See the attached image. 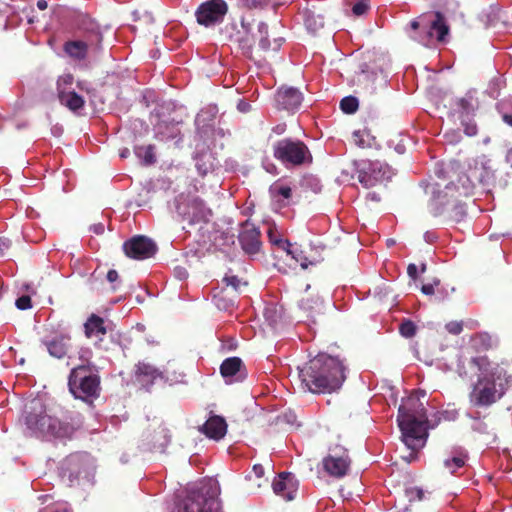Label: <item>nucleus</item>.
I'll list each match as a JSON object with an SVG mask.
<instances>
[{
    "instance_id": "f257e3e1",
    "label": "nucleus",
    "mask_w": 512,
    "mask_h": 512,
    "mask_svg": "<svg viewBox=\"0 0 512 512\" xmlns=\"http://www.w3.org/2000/svg\"><path fill=\"white\" fill-rule=\"evenodd\" d=\"M24 423L37 438H70L76 430L68 411L60 406L47 407L40 399H33L25 406Z\"/></svg>"
},
{
    "instance_id": "f03ea898",
    "label": "nucleus",
    "mask_w": 512,
    "mask_h": 512,
    "mask_svg": "<svg viewBox=\"0 0 512 512\" xmlns=\"http://www.w3.org/2000/svg\"><path fill=\"white\" fill-rule=\"evenodd\" d=\"M346 367L338 357L319 353L299 371V377L312 393H326L339 389L346 379Z\"/></svg>"
},
{
    "instance_id": "7ed1b4c3",
    "label": "nucleus",
    "mask_w": 512,
    "mask_h": 512,
    "mask_svg": "<svg viewBox=\"0 0 512 512\" xmlns=\"http://www.w3.org/2000/svg\"><path fill=\"white\" fill-rule=\"evenodd\" d=\"M397 422L402 441L410 450L409 455L403 458L411 462L416 459L418 451L425 446L428 437V419L423 404L418 399L409 398L399 407Z\"/></svg>"
},
{
    "instance_id": "20e7f679",
    "label": "nucleus",
    "mask_w": 512,
    "mask_h": 512,
    "mask_svg": "<svg viewBox=\"0 0 512 512\" xmlns=\"http://www.w3.org/2000/svg\"><path fill=\"white\" fill-rule=\"evenodd\" d=\"M510 378L502 366L482 357V406H490L500 400L509 388Z\"/></svg>"
},
{
    "instance_id": "39448f33",
    "label": "nucleus",
    "mask_w": 512,
    "mask_h": 512,
    "mask_svg": "<svg viewBox=\"0 0 512 512\" xmlns=\"http://www.w3.org/2000/svg\"><path fill=\"white\" fill-rule=\"evenodd\" d=\"M219 487L213 480L200 483L188 490L179 512H215L219 510Z\"/></svg>"
},
{
    "instance_id": "423d86ee",
    "label": "nucleus",
    "mask_w": 512,
    "mask_h": 512,
    "mask_svg": "<svg viewBox=\"0 0 512 512\" xmlns=\"http://www.w3.org/2000/svg\"><path fill=\"white\" fill-rule=\"evenodd\" d=\"M70 392L75 398L92 401L100 393V377L93 364H79L74 367L68 378Z\"/></svg>"
},
{
    "instance_id": "0eeeda50",
    "label": "nucleus",
    "mask_w": 512,
    "mask_h": 512,
    "mask_svg": "<svg viewBox=\"0 0 512 512\" xmlns=\"http://www.w3.org/2000/svg\"><path fill=\"white\" fill-rule=\"evenodd\" d=\"M79 28L84 31L83 39L65 42L63 50L69 57L81 61L87 57L89 50H100L103 35L98 24L88 16L81 17Z\"/></svg>"
},
{
    "instance_id": "6e6552de",
    "label": "nucleus",
    "mask_w": 512,
    "mask_h": 512,
    "mask_svg": "<svg viewBox=\"0 0 512 512\" xmlns=\"http://www.w3.org/2000/svg\"><path fill=\"white\" fill-rule=\"evenodd\" d=\"M273 156L285 167H298L312 162V154L308 146L301 140L283 138L272 147Z\"/></svg>"
},
{
    "instance_id": "1a4fd4ad",
    "label": "nucleus",
    "mask_w": 512,
    "mask_h": 512,
    "mask_svg": "<svg viewBox=\"0 0 512 512\" xmlns=\"http://www.w3.org/2000/svg\"><path fill=\"white\" fill-rule=\"evenodd\" d=\"M241 27L243 29V35L239 31L232 39L236 42L242 51V54L248 58H252L253 44L256 39V34L252 32V26L244 18L241 19ZM257 36L259 39V47L262 51H269L270 49L277 51L282 45V39H275L273 46L268 39V25L264 22H259L257 26Z\"/></svg>"
},
{
    "instance_id": "9d476101",
    "label": "nucleus",
    "mask_w": 512,
    "mask_h": 512,
    "mask_svg": "<svg viewBox=\"0 0 512 512\" xmlns=\"http://www.w3.org/2000/svg\"><path fill=\"white\" fill-rule=\"evenodd\" d=\"M459 185H455L453 181L444 185L445 190H440L441 184L437 183L436 186L439 188L435 194V199L439 204L444 205L449 203L447 200L444 202L446 197H455V192H458L459 196H470L474 193L477 183H480V173L477 168V160H473V164L469 163L467 170L458 177Z\"/></svg>"
},
{
    "instance_id": "9b49d317",
    "label": "nucleus",
    "mask_w": 512,
    "mask_h": 512,
    "mask_svg": "<svg viewBox=\"0 0 512 512\" xmlns=\"http://www.w3.org/2000/svg\"><path fill=\"white\" fill-rule=\"evenodd\" d=\"M61 478L68 486L79 485L82 480L89 478L91 465L86 454H71L61 464Z\"/></svg>"
},
{
    "instance_id": "f8f14e48",
    "label": "nucleus",
    "mask_w": 512,
    "mask_h": 512,
    "mask_svg": "<svg viewBox=\"0 0 512 512\" xmlns=\"http://www.w3.org/2000/svg\"><path fill=\"white\" fill-rule=\"evenodd\" d=\"M322 463L323 469L328 475L334 478H342L349 471L351 459L348 450L342 445L336 444L329 448V453Z\"/></svg>"
},
{
    "instance_id": "ddd939ff",
    "label": "nucleus",
    "mask_w": 512,
    "mask_h": 512,
    "mask_svg": "<svg viewBox=\"0 0 512 512\" xmlns=\"http://www.w3.org/2000/svg\"><path fill=\"white\" fill-rule=\"evenodd\" d=\"M228 12V5L224 0H208L203 2L196 10L198 24L209 27L223 21Z\"/></svg>"
},
{
    "instance_id": "4468645a",
    "label": "nucleus",
    "mask_w": 512,
    "mask_h": 512,
    "mask_svg": "<svg viewBox=\"0 0 512 512\" xmlns=\"http://www.w3.org/2000/svg\"><path fill=\"white\" fill-rule=\"evenodd\" d=\"M476 93V90L469 91L464 97L459 98L456 102L461 124L464 127L465 134L468 136H475L478 132L476 122L472 121L470 118L478 108V99L475 96Z\"/></svg>"
},
{
    "instance_id": "2eb2a0df",
    "label": "nucleus",
    "mask_w": 512,
    "mask_h": 512,
    "mask_svg": "<svg viewBox=\"0 0 512 512\" xmlns=\"http://www.w3.org/2000/svg\"><path fill=\"white\" fill-rule=\"evenodd\" d=\"M123 250L127 257L135 260H144L153 257L157 252V245L148 237L138 235L127 240L123 244Z\"/></svg>"
},
{
    "instance_id": "dca6fc26",
    "label": "nucleus",
    "mask_w": 512,
    "mask_h": 512,
    "mask_svg": "<svg viewBox=\"0 0 512 512\" xmlns=\"http://www.w3.org/2000/svg\"><path fill=\"white\" fill-rule=\"evenodd\" d=\"M449 34V26L446 22L444 15L437 11L434 13V18L423 27V35L416 39L428 46L434 39L438 42H444Z\"/></svg>"
},
{
    "instance_id": "f3484780",
    "label": "nucleus",
    "mask_w": 512,
    "mask_h": 512,
    "mask_svg": "<svg viewBox=\"0 0 512 512\" xmlns=\"http://www.w3.org/2000/svg\"><path fill=\"white\" fill-rule=\"evenodd\" d=\"M390 179V170L387 165L375 161L369 163L367 168L359 171L358 180L365 187H374Z\"/></svg>"
},
{
    "instance_id": "a211bd4d",
    "label": "nucleus",
    "mask_w": 512,
    "mask_h": 512,
    "mask_svg": "<svg viewBox=\"0 0 512 512\" xmlns=\"http://www.w3.org/2000/svg\"><path fill=\"white\" fill-rule=\"evenodd\" d=\"M300 309L315 322L318 316L324 314V302L320 297L319 293L315 290H311V286L307 285L306 289L299 301Z\"/></svg>"
},
{
    "instance_id": "6ab92c4d",
    "label": "nucleus",
    "mask_w": 512,
    "mask_h": 512,
    "mask_svg": "<svg viewBox=\"0 0 512 512\" xmlns=\"http://www.w3.org/2000/svg\"><path fill=\"white\" fill-rule=\"evenodd\" d=\"M261 233L257 227L250 224L248 221L245 222L243 228L239 234V243L243 251L248 255L258 254L262 247Z\"/></svg>"
},
{
    "instance_id": "aec40b11",
    "label": "nucleus",
    "mask_w": 512,
    "mask_h": 512,
    "mask_svg": "<svg viewBox=\"0 0 512 512\" xmlns=\"http://www.w3.org/2000/svg\"><path fill=\"white\" fill-rule=\"evenodd\" d=\"M220 373L227 384L242 382L247 377L246 367L239 357L226 358L220 365Z\"/></svg>"
},
{
    "instance_id": "412c9836",
    "label": "nucleus",
    "mask_w": 512,
    "mask_h": 512,
    "mask_svg": "<svg viewBox=\"0 0 512 512\" xmlns=\"http://www.w3.org/2000/svg\"><path fill=\"white\" fill-rule=\"evenodd\" d=\"M275 494L285 500H293L298 490V481L292 473L282 472L272 483Z\"/></svg>"
},
{
    "instance_id": "4be33fe9",
    "label": "nucleus",
    "mask_w": 512,
    "mask_h": 512,
    "mask_svg": "<svg viewBox=\"0 0 512 512\" xmlns=\"http://www.w3.org/2000/svg\"><path fill=\"white\" fill-rule=\"evenodd\" d=\"M278 109L295 111L299 109L303 101V94L293 87H281L275 95Z\"/></svg>"
},
{
    "instance_id": "5701e85b",
    "label": "nucleus",
    "mask_w": 512,
    "mask_h": 512,
    "mask_svg": "<svg viewBox=\"0 0 512 512\" xmlns=\"http://www.w3.org/2000/svg\"><path fill=\"white\" fill-rule=\"evenodd\" d=\"M176 210L179 215L182 216L184 220H187L189 222H194L195 219L198 216V213L202 210L204 206V202L198 198H185L183 196H180L176 200Z\"/></svg>"
},
{
    "instance_id": "b1692460",
    "label": "nucleus",
    "mask_w": 512,
    "mask_h": 512,
    "mask_svg": "<svg viewBox=\"0 0 512 512\" xmlns=\"http://www.w3.org/2000/svg\"><path fill=\"white\" fill-rule=\"evenodd\" d=\"M201 431L210 439L220 440L227 432V423L223 417L211 416L203 424Z\"/></svg>"
},
{
    "instance_id": "393cba45",
    "label": "nucleus",
    "mask_w": 512,
    "mask_h": 512,
    "mask_svg": "<svg viewBox=\"0 0 512 512\" xmlns=\"http://www.w3.org/2000/svg\"><path fill=\"white\" fill-rule=\"evenodd\" d=\"M70 341L71 337L69 335L61 334L55 336L49 341H46L45 346L52 357L61 359L67 355L68 350L71 347Z\"/></svg>"
},
{
    "instance_id": "a878e982",
    "label": "nucleus",
    "mask_w": 512,
    "mask_h": 512,
    "mask_svg": "<svg viewBox=\"0 0 512 512\" xmlns=\"http://www.w3.org/2000/svg\"><path fill=\"white\" fill-rule=\"evenodd\" d=\"M135 375L137 381L144 386L151 385L157 378L162 377L161 372L157 368L145 362L137 364Z\"/></svg>"
},
{
    "instance_id": "bb28decb",
    "label": "nucleus",
    "mask_w": 512,
    "mask_h": 512,
    "mask_svg": "<svg viewBox=\"0 0 512 512\" xmlns=\"http://www.w3.org/2000/svg\"><path fill=\"white\" fill-rule=\"evenodd\" d=\"M84 332L87 338L97 337L100 340L107 333L104 319L96 314H91L84 324Z\"/></svg>"
},
{
    "instance_id": "cd10ccee",
    "label": "nucleus",
    "mask_w": 512,
    "mask_h": 512,
    "mask_svg": "<svg viewBox=\"0 0 512 512\" xmlns=\"http://www.w3.org/2000/svg\"><path fill=\"white\" fill-rule=\"evenodd\" d=\"M58 98L63 106L67 107L73 112H77L78 110L82 109L85 104L83 97L78 95L75 91L59 89Z\"/></svg>"
},
{
    "instance_id": "c85d7f7f",
    "label": "nucleus",
    "mask_w": 512,
    "mask_h": 512,
    "mask_svg": "<svg viewBox=\"0 0 512 512\" xmlns=\"http://www.w3.org/2000/svg\"><path fill=\"white\" fill-rule=\"evenodd\" d=\"M485 27L486 29H496L501 30L506 27V19L507 13L501 11L499 8L490 7V11L485 15Z\"/></svg>"
},
{
    "instance_id": "c756f323",
    "label": "nucleus",
    "mask_w": 512,
    "mask_h": 512,
    "mask_svg": "<svg viewBox=\"0 0 512 512\" xmlns=\"http://www.w3.org/2000/svg\"><path fill=\"white\" fill-rule=\"evenodd\" d=\"M466 460L467 456L464 454L448 456L443 459L442 472L449 475L456 474L458 469L465 465Z\"/></svg>"
},
{
    "instance_id": "7c9ffc66",
    "label": "nucleus",
    "mask_w": 512,
    "mask_h": 512,
    "mask_svg": "<svg viewBox=\"0 0 512 512\" xmlns=\"http://www.w3.org/2000/svg\"><path fill=\"white\" fill-rule=\"evenodd\" d=\"M304 24L308 30L315 33L324 26V18L314 11H306L304 14Z\"/></svg>"
},
{
    "instance_id": "2f4dec72",
    "label": "nucleus",
    "mask_w": 512,
    "mask_h": 512,
    "mask_svg": "<svg viewBox=\"0 0 512 512\" xmlns=\"http://www.w3.org/2000/svg\"><path fill=\"white\" fill-rule=\"evenodd\" d=\"M226 294H228L227 290L222 289L218 293H215L213 296V301H214L215 305L220 310H228L229 308L233 307L235 304L234 299H232V298L226 299V297H225Z\"/></svg>"
},
{
    "instance_id": "473e14b6",
    "label": "nucleus",
    "mask_w": 512,
    "mask_h": 512,
    "mask_svg": "<svg viewBox=\"0 0 512 512\" xmlns=\"http://www.w3.org/2000/svg\"><path fill=\"white\" fill-rule=\"evenodd\" d=\"M499 345L500 340L495 333L482 332V350H496Z\"/></svg>"
},
{
    "instance_id": "72a5a7b5",
    "label": "nucleus",
    "mask_w": 512,
    "mask_h": 512,
    "mask_svg": "<svg viewBox=\"0 0 512 512\" xmlns=\"http://www.w3.org/2000/svg\"><path fill=\"white\" fill-rule=\"evenodd\" d=\"M503 85H504V80L501 78V76L493 77V79L488 84V87L486 89V94L489 95L493 99L498 98Z\"/></svg>"
},
{
    "instance_id": "f704fd0d",
    "label": "nucleus",
    "mask_w": 512,
    "mask_h": 512,
    "mask_svg": "<svg viewBox=\"0 0 512 512\" xmlns=\"http://www.w3.org/2000/svg\"><path fill=\"white\" fill-rule=\"evenodd\" d=\"M359 106L358 99L354 96H346L340 101V108L346 114H353Z\"/></svg>"
},
{
    "instance_id": "c9c22d12",
    "label": "nucleus",
    "mask_w": 512,
    "mask_h": 512,
    "mask_svg": "<svg viewBox=\"0 0 512 512\" xmlns=\"http://www.w3.org/2000/svg\"><path fill=\"white\" fill-rule=\"evenodd\" d=\"M270 193L274 198L280 196L284 199H290L292 196V189L287 185L274 183L270 187Z\"/></svg>"
},
{
    "instance_id": "e433bc0d",
    "label": "nucleus",
    "mask_w": 512,
    "mask_h": 512,
    "mask_svg": "<svg viewBox=\"0 0 512 512\" xmlns=\"http://www.w3.org/2000/svg\"><path fill=\"white\" fill-rule=\"evenodd\" d=\"M268 238L270 243L273 245H276L279 248L286 250L288 253H291L289 250L290 243L287 240H283L272 227H270L268 230Z\"/></svg>"
},
{
    "instance_id": "4c0bfd02",
    "label": "nucleus",
    "mask_w": 512,
    "mask_h": 512,
    "mask_svg": "<svg viewBox=\"0 0 512 512\" xmlns=\"http://www.w3.org/2000/svg\"><path fill=\"white\" fill-rule=\"evenodd\" d=\"M480 384V374L476 373V380L473 382L472 391L469 394V403L471 407L479 408L480 407V390L478 389V385Z\"/></svg>"
},
{
    "instance_id": "58836bf2",
    "label": "nucleus",
    "mask_w": 512,
    "mask_h": 512,
    "mask_svg": "<svg viewBox=\"0 0 512 512\" xmlns=\"http://www.w3.org/2000/svg\"><path fill=\"white\" fill-rule=\"evenodd\" d=\"M400 334L406 338H411L416 334V325L411 320H405L400 324Z\"/></svg>"
},
{
    "instance_id": "ea45409f",
    "label": "nucleus",
    "mask_w": 512,
    "mask_h": 512,
    "mask_svg": "<svg viewBox=\"0 0 512 512\" xmlns=\"http://www.w3.org/2000/svg\"><path fill=\"white\" fill-rule=\"evenodd\" d=\"M370 9V1L369 0H360L355 3L352 7V12L356 16H362L368 12Z\"/></svg>"
},
{
    "instance_id": "a19ab883",
    "label": "nucleus",
    "mask_w": 512,
    "mask_h": 512,
    "mask_svg": "<svg viewBox=\"0 0 512 512\" xmlns=\"http://www.w3.org/2000/svg\"><path fill=\"white\" fill-rule=\"evenodd\" d=\"M405 495L410 502L415 500H422L424 497V492L422 489L418 487H410L405 489Z\"/></svg>"
},
{
    "instance_id": "79ce46f5",
    "label": "nucleus",
    "mask_w": 512,
    "mask_h": 512,
    "mask_svg": "<svg viewBox=\"0 0 512 512\" xmlns=\"http://www.w3.org/2000/svg\"><path fill=\"white\" fill-rule=\"evenodd\" d=\"M271 0H241L242 5L247 9H263Z\"/></svg>"
},
{
    "instance_id": "37998d69",
    "label": "nucleus",
    "mask_w": 512,
    "mask_h": 512,
    "mask_svg": "<svg viewBox=\"0 0 512 512\" xmlns=\"http://www.w3.org/2000/svg\"><path fill=\"white\" fill-rule=\"evenodd\" d=\"M139 150H144L143 159H144V163L146 165H151V164L155 163L156 158H155L154 146L153 145H148V146H146L144 148H139Z\"/></svg>"
},
{
    "instance_id": "c03bdc74",
    "label": "nucleus",
    "mask_w": 512,
    "mask_h": 512,
    "mask_svg": "<svg viewBox=\"0 0 512 512\" xmlns=\"http://www.w3.org/2000/svg\"><path fill=\"white\" fill-rule=\"evenodd\" d=\"M223 281L227 286H230L234 293H238L242 282L237 276H226Z\"/></svg>"
},
{
    "instance_id": "a18cd8bd",
    "label": "nucleus",
    "mask_w": 512,
    "mask_h": 512,
    "mask_svg": "<svg viewBox=\"0 0 512 512\" xmlns=\"http://www.w3.org/2000/svg\"><path fill=\"white\" fill-rule=\"evenodd\" d=\"M15 306L19 310H27L32 307L31 298L28 295H22L16 299Z\"/></svg>"
},
{
    "instance_id": "49530a36",
    "label": "nucleus",
    "mask_w": 512,
    "mask_h": 512,
    "mask_svg": "<svg viewBox=\"0 0 512 512\" xmlns=\"http://www.w3.org/2000/svg\"><path fill=\"white\" fill-rule=\"evenodd\" d=\"M445 327H446V330L453 335H458L463 330L462 322H458V321H451V322L447 323Z\"/></svg>"
},
{
    "instance_id": "de8ad7c7",
    "label": "nucleus",
    "mask_w": 512,
    "mask_h": 512,
    "mask_svg": "<svg viewBox=\"0 0 512 512\" xmlns=\"http://www.w3.org/2000/svg\"><path fill=\"white\" fill-rule=\"evenodd\" d=\"M79 359L81 360V364H91L90 359L92 357V351L89 348L82 347L78 351Z\"/></svg>"
},
{
    "instance_id": "09e8293b",
    "label": "nucleus",
    "mask_w": 512,
    "mask_h": 512,
    "mask_svg": "<svg viewBox=\"0 0 512 512\" xmlns=\"http://www.w3.org/2000/svg\"><path fill=\"white\" fill-rule=\"evenodd\" d=\"M439 284H440V280L434 279L433 283L422 285L421 291L425 295H433L435 292L434 287L438 286Z\"/></svg>"
},
{
    "instance_id": "8fccbe9b",
    "label": "nucleus",
    "mask_w": 512,
    "mask_h": 512,
    "mask_svg": "<svg viewBox=\"0 0 512 512\" xmlns=\"http://www.w3.org/2000/svg\"><path fill=\"white\" fill-rule=\"evenodd\" d=\"M73 76L71 74H66L60 77L57 83V89H65L64 86L71 85L73 82Z\"/></svg>"
},
{
    "instance_id": "3c124183",
    "label": "nucleus",
    "mask_w": 512,
    "mask_h": 512,
    "mask_svg": "<svg viewBox=\"0 0 512 512\" xmlns=\"http://www.w3.org/2000/svg\"><path fill=\"white\" fill-rule=\"evenodd\" d=\"M363 134H364V132L360 131V130L354 131V133H353L354 143L361 148H364L366 146L365 140L363 138Z\"/></svg>"
},
{
    "instance_id": "603ef678",
    "label": "nucleus",
    "mask_w": 512,
    "mask_h": 512,
    "mask_svg": "<svg viewBox=\"0 0 512 512\" xmlns=\"http://www.w3.org/2000/svg\"><path fill=\"white\" fill-rule=\"evenodd\" d=\"M454 170V165L449 164L446 167L440 168L436 171V174L439 178L445 179L448 177L449 173Z\"/></svg>"
},
{
    "instance_id": "864d4df0",
    "label": "nucleus",
    "mask_w": 512,
    "mask_h": 512,
    "mask_svg": "<svg viewBox=\"0 0 512 512\" xmlns=\"http://www.w3.org/2000/svg\"><path fill=\"white\" fill-rule=\"evenodd\" d=\"M237 109L240 111V112H243V113H246V112H249L251 110V105L244 101V100H240L237 104Z\"/></svg>"
},
{
    "instance_id": "5fc2aeb1",
    "label": "nucleus",
    "mask_w": 512,
    "mask_h": 512,
    "mask_svg": "<svg viewBox=\"0 0 512 512\" xmlns=\"http://www.w3.org/2000/svg\"><path fill=\"white\" fill-rule=\"evenodd\" d=\"M407 274L411 279H417V266L413 263L409 264L407 267Z\"/></svg>"
},
{
    "instance_id": "6e6d98bb",
    "label": "nucleus",
    "mask_w": 512,
    "mask_h": 512,
    "mask_svg": "<svg viewBox=\"0 0 512 512\" xmlns=\"http://www.w3.org/2000/svg\"><path fill=\"white\" fill-rule=\"evenodd\" d=\"M175 273L179 279H186L188 277V272L184 267L177 266L175 268Z\"/></svg>"
},
{
    "instance_id": "4d7b16f0",
    "label": "nucleus",
    "mask_w": 512,
    "mask_h": 512,
    "mask_svg": "<svg viewBox=\"0 0 512 512\" xmlns=\"http://www.w3.org/2000/svg\"><path fill=\"white\" fill-rule=\"evenodd\" d=\"M119 279V274L116 270L114 269H111L108 271L107 273V280L110 282V283H114L116 282L117 280Z\"/></svg>"
},
{
    "instance_id": "13d9d810",
    "label": "nucleus",
    "mask_w": 512,
    "mask_h": 512,
    "mask_svg": "<svg viewBox=\"0 0 512 512\" xmlns=\"http://www.w3.org/2000/svg\"><path fill=\"white\" fill-rule=\"evenodd\" d=\"M252 470L257 478H261L264 476V467L261 464H255Z\"/></svg>"
},
{
    "instance_id": "bf43d9fd",
    "label": "nucleus",
    "mask_w": 512,
    "mask_h": 512,
    "mask_svg": "<svg viewBox=\"0 0 512 512\" xmlns=\"http://www.w3.org/2000/svg\"><path fill=\"white\" fill-rule=\"evenodd\" d=\"M424 26H425V25L421 24V22H419L418 20H412V21L410 22V27H411V29H412V30L416 31V30H418V29H420V28H421V32H420V34L418 35V37H419L420 35H423V27H424Z\"/></svg>"
},
{
    "instance_id": "052dcab7",
    "label": "nucleus",
    "mask_w": 512,
    "mask_h": 512,
    "mask_svg": "<svg viewBox=\"0 0 512 512\" xmlns=\"http://www.w3.org/2000/svg\"><path fill=\"white\" fill-rule=\"evenodd\" d=\"M91 230L97 235L103 234L104 225L102 223L95 224L91 227Z\"/></svg>"
},
{
    "instance_id": "680f3d73",
    "label": "nucleus",
    "mask_w": 512,
    "mask_h": 512,
    "mask_svg": "<svg viewBox=\"0 0 512 512\" xmlns=\"http://www.w3.org/2000/svg\"><path fill=\"white\" fill-rule=\"evenodd\" d=\"M367 199L371 200V201H374V202H379L380 201V196L375 193V192H369L367 194Z\"/></svg>"
},
{
    "instance_id": "e2e57ef3",
    "label": "nucleus",
    "mask_w": 512,
    "mask_h": 512,
    "mask_svg": "<svg viewBox=\"0 0 512 512\" xmlns=\"http://www.w3.org/2000/svg\"><path fill=\"white\" fill-rule=\"evenodd\" d=\"M502 119L507 125L512 127V115L511 114H503Z\"/></svg>"
},
{
    "instance_id": "0e129e2a",
    "label": "nucleus",
    "mask_w": 512,
    "mask_h": 512,
    "mask_svg": "<svg viewBox=\"0 0 512 512\" xmlns=\"http://www.w3.org/2000/svg\"><path fill=\"white\" fill-rule=\"evenodd\" d=\"M37 7L40 9V10H45L47 9L48 7V3L46 0H38L37 1Z\"/></svg>"
},
{
    "instance_id": "69168bd1",
    "label": "nucleus",
    "mask_w": 512,
    "mask_h": 512,
    "mask_svg": "<svg viewBox=\"0 0 512 512\" xmlns=\"http://www.w3.org/2000/svg\"><path fill=\"white\" fill-rule=\"evenodd\" d=\"M273 130H274L277 134H282V133L286 130V125H285V124L277 125Z\"/></svg>"
},
{
    "instance_id": "338daca9",
    "label": "nucleus",
    "mask_w": 512,
    "mask_h": 512,
    "mask_svg": "<svg viewBox=\"0 0 512 512\" xmlns=\"http://www.w3.org/2000/svg\"><path fill=\"white\" fill-rule=\"evenodd\" d=\"M471 363H473L475 365V368L477 371H480V363L478 361V358H472Z\"/></svg>"
},
{
    "instance_id": "774afa93",
    "label": "nucleus",
    "mask_w": 512,
    "mask_h": 512,
    "mask_svg": "<svg viewBox=\"0 0 512 512\" xmlns=\"http://www.w3.org/2000/svg\"><path fill=\"white\" fill-rule=\"evenodd\" d=\"M506 159L512 163V148L507 152Z\"/></svg>"
}]
</instances>
